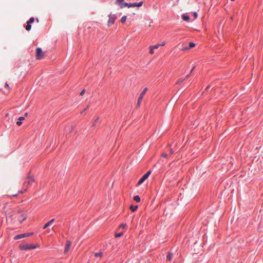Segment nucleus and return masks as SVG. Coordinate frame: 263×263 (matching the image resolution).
<instances>
[{
    "instance_id": "nucleus-1",
    "label": "nucleus",
    "mask_w": 263,
    "mask_h": 263,
    "mask_svg": "<svg viewBox=\"0 0 263 263\" xmlns=\"http://www.w3.org/2000/svg\"><path fill=\"white\" fill-rule=\"evenodd\" d=\"M38 246L35 245H23L21 243L19 245V248L22 251H27L28 250L35 249Z\"/></svg>"
},
{
    "instance_id": "nucleus-2",
    "label": "nucleus",
    "mask_w": 263,
    "mask_h": 263,
    "mask_svg": "<svg viewBox=\"0 0 263 263\" xmlns=\"http://www.w3.org/2000/svg\"><path fill=\"white\" fill-rule=\"evenodd\" d=\"M152 173V171L151 170L147 171L145 174H144L142 177L139 180L137 185H140L142 184L146 179L148 178L151 174Z\"/></svg>"
},
{
    "instance_id": "nucleus-3",
    "label": "nucleus",
    "mask_w": 263,
    "mask_h": 263,
    "mask_svg": "<svg viewBox=\"0 0 263 263\" xmlns=\"http://www.w3.org/2000/svg\"><path fill=\"white\" fill-rule=\"evenodd\" d=\"M33 234L34 233L33 232L20 234L15 235L14 237V239L17 240V239H22V238H23L25 237H29V236L33 235Z\"/></svg>"
},
{
    "instance_id": "nucleus-4",
    "label": "nucleus",
    "mask_w": 263,
    "mask_h": 263,
    "mask_svg": "<svg viewBox=\"0 0 263 263\" xmlns=\"http://www.w3.org/2000/svg\"><path fill=\"white\" fill-rule=\"evenodd\" d=\"M44 53L41 48L37 47L36 49V59L40 60L43 58Z\"/></svg>"
},
{
    "instance_id": "nucleus-5",
    "label": "nucleus",
    "mask_w": 263,
    "mask_h": 263,
    "mask_svg": "<svg viewBox=\"0 0 263 263\" xmlns=\"http://www.w3.org/2000/svg\"><path fill=\"white\" fill-rule=\"evenodd\" d=\"M143 3V2L142 1L139 3H126V4H125V7H127L128 8L134 7H140L142 5Z\"/></svg>"
},
{
    "instance_id": "nucleus-6",
    "label": "nucleus",
    "mask_w": 263,
    "mask_h": 263,
    "mask_svg": "<svg viewBox=\"0 0 263 263\" xmlns=\"http://www.w3.org/2000/svg\"><path fill=\"white\" fill-rule=\"evenodd\" d=\"M148 90V88L147 87H145L143 91L141 92L138 99V105H139L140 102L143 99L144 96L145 95V93L146 92L147 90Z\"/></svg>"
},
{
    "instance_id": "nucleus-7",
    "label": "nucleus",
    "mask_w": 263,
    "mask_h": 263,
    "mask_svg": "<svg viewBox=\"0 0 263 263\" xmlns=\"http://www.w3.org/2000/svg\"><path fill=\"white\" fill-rule=\"evenodd\" d=\"M116 18H117V17L115 15H114L112 16L111 14H110L109 15V19L108 21V26H109L111 25L112 24H113L114 23L115 21Z\"/></svg>"
},
{
    "instance_id": "nucleus-8",
    "label": "nucleus",
    "mask_w": 263,
    "mask_h": 263,
    "mask_svg": "<svg viewBox=\"0 0 263 263\" xmlns=\"http://www.w3.org/2000/svg\"><path fill=\"white\" fill-rule=\"evenodd\" d=\"M126 2H124V0H116V4L119 5L120 8H123L125 7V4Z\"/></svg>"
},
{
    "instance_id": "nucleus-9",
    "label": "nucleus",
    "mask_w": 263,
    "mask_h": 263,
    "mask_svg": "<svg viewBox=\"0 0 263 263\" xmlns=\"http://www.w3.org/2000/svg\"><path fill=\"white\" fill-rule=\"evenodd\" d=\"M71 242L70 240H67L66 242L64 253H66L68 251L70 246H71Z\"/></svg>"
},
{
    "instance_id": "nucleus-10",
    "label": "nucleus",
    "mask_w": 263,
    "mask_h": 263,
    "mask_svg": "<svg viewBox=\"0 0 263 263\" xmlns=\"http://www.w3.org/2000/svg\"><path fill=\"white\" fill-rule=\"evenodd\" d=\"M55 221V219L54 218H52L50 220H49V221H48L46 223H45L44 224V226H43V229H46V228H47L49 226H50L54 221Z\"/></svg>"
},
{
    "instance_id": "nucleus-11",
    "label": "nucleus",
    "mask_w": 263,
    "mask_h": 263,
    "mask_svg": "<svg viewBox=\"0 0 263 263\" xmlns=\"http://www.w3.org/2000/svg\"><path fill=\"white\" fill-rule=\"evenodd\" d=\"M164 46V41H163L161 42L160 44H157L154 46H151V47H152L153 49H157L159 46Z\"/></svg>"
},
{
    "instance_id": "nucleus-12",
    "label": "nucleus",
    "mask_w": 263,
    "mask_h": 263,
    "mask_svg": "<svg viewBox=\"0 0 263 263\" xmlns=\"http://www.w3.org/2000/svg\"><path fill=\"white\" fill-rule=\"evenodd\" d=\"M138 208V205H137L131 204L130 205V209L132 212L136 211L137 210Z\"/></svg>"
},
{
    "instance_id": "nucleus-13",
    "label": "nucleus",
    "mask_w": 263,
    "mask_h": 263,
    "mask_svg": "<svg viewBox=\"0 0 263 263\" xmlns=\"http://www.w3.org/2000/svg\"><path fill=\"white\" fill-rule=\"evenodd\" d=\"M133 199L137 202H139L141 201V198L139 195L134 196Z\"/></svg>"
},
{
    "instance_id": "nucleus-14",
    "label": "nucleus",
    "mask_w": 263,
    "mask_h": 263,
    "mask_svg": "<svg viewBox=\"0 0 263 263\" xmlns=\"http://www.w3.org/2000/svg\"><path fill=\"white\" fill-rule=\"evenodd\" d=\"M172 256H173V253H171V252H168V253L166 256L167 259L170 261L172 259Z\"/></svg>"
},
{
    "instance_id": "nucleus-15",
    "label": "nucleus",
    "mask_w": 263,
    "mask_h": 263,
    "mask_svg": "<svg viewBox=\"0 0 263 263\" xmlns=\"http://www.w3.org/2000/svg\"><path fill=\"white\" fill-rule=\"evenodd\" d=\"M126 18H127V16H126V15L123 16L120 20L121 23H124L126 22Z\"/></svg>"
},
{
    "instance_id": "nucleus-16",
    "label": "nucleus",
    "mask_w": 263,
    "mask_h": 263,
    "mask_svg": "<svg viewBox=\"0 0 263 263\" xmlns=\"http://www.w3.org/2000/svg\"><path fill=\"white\" fill-rule=\"evenodd\" d=\"M21 217H23V219L18 218V220L21 223H22L23 221H24L26 219V216L24 214L21 215Z\"/></svg>"
},
{
    "instance_id": "nucleus-17",
    "label": "nucleus",
    "mask_w": 263,
    "mask_h": 263,
    "mask_svg": "<svg viewBox=\"0 0 263 263\" xmlns=\"http://www.w3.org/2000/svg\"><path fill=\"white\" fill-rule=\"evenodd\" d=\"M182 19L185 21H188L190 19V17L188 15H184L183 14L182 15Z\"/></svg>"
},
{
    "instance_id": "nucleus-18",
    "label": "nucleus",
    "mask_w": 263,
    "mask_h": 263,
    "mask_svg": "<svg viewBox=\"0 0 263 263\" xmlns=\"http://www.w3.org/2000/svg\"><path fill=\"white\" fill-rule=\"evenodd\" d=\"M95 256L96 257H101L103 256V253L101 252H97L95 254Z\"/></svg>"
},
{
    "instance_id": "nucleus-19",
    "label": "nucleus",
    "mask_w": 263,
    "mask_h": 263,
    "mask_svg": "<svg viewBox=\"0 0 263 263\" xmlns=\"http://www.w3.org/2000/svg\"><path fill=\"white\" fill-rule=\"evenodd\" d=\"M34 181V179L32 177H30L28 181V183L29 184H31Z\"/></svg>"
},
{
    "instance_id": "nucleus-20",
    "label": "nucleus",
    "mask_w": 263,
    "mask_h": 263,
    "mask_svg": "<svg viewBox=\"0 0 263 263\" xmlns=\"http://www.w3.org/2000/svg\"><path fill=\"white\" fill-rule=\"evenodd\" d=\"M31 29V25L30 24L27 23V25L26 26V29L27 31H30Z\"/></svg>"
},
{
    "instance_id": "nucleus-21",
    "label": "nucleus",
    "mask_w": 263,
    "mask_h": 263,
    "mask_svg": "<svg viewBox=\"0 0 263 263\" xmlns=\"http://www.w3.org/2000/svg\"><path fill=\"white\" fill-rule=\"evenodd\" d=\"M34 21V18L33 17H31L29 18V20L27 22V23L31 24L33 23Z\"/></svg>"
},
{
    "instance_id": "nucleus-22",
    "label": "nucleus",
    "mask_w": 263,
    "mask_h": 263,
    "mask_svg": "<svg viewBox=\"0 0 263 263\" xmlns=\"http://www.w3.org/2000/svg\"><path fill=\"white\" fill-rule=\"evenodd\" d=\"M123 235V233L122 232H120V233H116L115 234V237L116 238H118V237H120L121 236H122Z\"/></svg>"
},
{
    "instance_id": "nucleus-23",
    "label": "nucleus",
    "mask_w": 263,
    "mask_h": 263,
    "mask_svg": "<svg viewBox=\"0 0 263 263\" xmlns=\"http://www.w3.org/2000/svg\"><path fill=\"white\" fill-rule=\"evenodd\" d=\"M98 121H99V118H97V119H96L94 120V121H93V122L92 123V126H95L96 125V124L98 123Z\"/></svg>"
},
{
    "instance_id": "nucleus-24",
    "label": "nucleus",
    "mask_w": 263,
    "mask_h": 263,
    "mask_svg": "<svg viewBox=\"0 0 263 263\" xmlns=\"http://www.w3.org/2000/svg\"><path fill=\"white\" fill-rule=\"evenodd\" d=\"M149 52L151 53V54H153L154 53V49H153L152 47H151V46L149 47Z\"/></svg>"
},
{
    "instance_id": "nucleus-25",
    "label": "nucleus",
    "mask_w": 263,
    "mask_h": 263,
    "mask_svg": "<svg viewBox=\"0 0 263 263\" xmlns=\"http://www.w3.org/2000/svg\"><path fill=\"white\" fill-rule=\"evenodd\" d=\"M195 46V44L193 42H190L189 44V48H191L194 47Z\"/></svg>"
},
{
    "instance_id": "nucleus-26",
    "label": "nucleus",
    "mask_w": 263,
    "mask_h": 263,
    "mask_svg": "<svg viewBox=\"0 0 263 263\" xmlns=\"http://www.w3.org/2000/svg\"><path fill=\"white\" fill-rule=\"evenodd\" d=\"M22 124V121H20L18 120V121L16 122V124L18 125V126H20Z\"/></svg>"
},
{
    "instance_id": "nucleus-27",
    "label": "nucleus",
    "mask_w": 263,
    "mask_h": 263,
    "mask_svg": "<svg viewBox=\"0 0 263 263\" xmlns=\"http://www.w3.org/2000/svg\"><path fill=\"white\" fill-rule=\"evenodd\" d=\"M18 120L22 121L23 120H25V117L21 116L18 118Z\"/></svg>"
},
{
    "instance_id": "nucleus-28",
    "label": "nucleus",
    "mask_w": 263,
    "mask_h": 263,
    "mask_svg": "<svg viewBox=\"0 0 263 263\" xmlns=\"http://www.w3.org/2000/svg\"><path fill=\"white\" fill-rule=\"evenodd\" d=\"M85 92V89H83L80 93V95L81 96H83Z\"/></svg>"
},
{
    "instance_id": "nucleus-29",
    "label": "nucleus",
    "mask_w": 263,
    "mask_h": 263,
    "mask_svg": "<svg viewBox=\"0 0 263 263\" xmlns=\"http://www.w3.org/2000/svg\"><path fill=\"white\" fill-rule=\"evenodd\" d=\"M193 15H194L195 18H196L197 17V12H194Z\"/></svg>"
},
{
    "instance_id": "nucleus-30",
    "label": "nucleus",
    "mask_w": 263,
    "mask_h": 263,
    "mask_svg": "<svg viewBox=\"0 0 263 263\" xmlns=\"http://www.w3.org/2000/svg\"><path fill=\"white\" fill-rule=\"evenodd\" d=\"M190 49V48H189V47H183V48L182 49V50L183 51H184V50H188V49Z\"/></svg>"
},
{
    "instance_id": "nucleus-31",
    "label": "nucleus",
    "mask_w": 263,
    "mask_h": 263,
    "mask_svg": "<svg viewBox=\"0 0 263 263\" xmlns=\"http://www.w3.org/2000/svg\"><path fill=\"white\" fill-rule=\"evenodd\" d=\"M184 79H180V80H178V83H182V82L184 81Z\"/></svg>"
},
{
    "instance_id": "nucleus-32",
    "label": "nucleus",
    "mask_w": 263,
    "mask_h": 263,
    "mask_svg": "<svg viewBox=\"0 0 263 263\" xmlns=\"http://www.w3.org/2000/svg\"><path fill=\"white\" fill-rule=\"evenodd\" d=\"M125 226H126V224H124V223H122V224H121L120 225V227H121V228H124V227H125Z\"/></svg>"
},
{
    "instance_id": "nucleus-33",
    "label": "nucleus",
    "mask_w": 263,
    "mask_h": 263,
    "mask_svg": "<svg viewBox=\"0 0 263 263\" xmlns=\"http://www.w3.org/2000/svg\"><path fill=\"white\" fill-rule=\"evenodd\" d=\"M6 88H9L8 84L6 83L5 85Z\"/></svg>"
},
{
    "instance_id": "nucleus-34",
    "label": "nucleus",
    "mask_w": 263,
    "mask_h": 263,
    "mask_svg": "<svg viewBox=\"0 0 263 263\" xmlns=\"http://www.w3.org/2000/svg\"><path fill=\"white\" fill-rule=\"evenodd\" d=\"M161 157H163V158H164V153H162L161 154Z\"/></svg>"
},
{
    "instance_id": "nucleus-35",
    "label": "nucleus",
    "mask_w": 263,
    "mask_h": 263,
    "mask_svg": "<svg viewBox=\"0 0 263 263\" xmlns=\"http://www.w3.org/2000/svg\"><path fill=\"white\" fill-rule=\"evenodd\" d=\"M194 68H195V67H193V68L192 69V70L191 71V72H192L193 71Z\"/></svg>"
},
{
    "instance_id": "nucleus-36",
    "label": "nucleus",
    "mask_w": 263,
    "mask_h": 263,
    "mask_svg": "<svg viewBox=\"0 0 263 263\" xmlns=\"http://www.w3.org/2000/svg\"><path fill=\"white\" fill-rule=\"evenodd\" d=\"M28 116V113H27V112H26V113L25 114V116H26H26Z\"/></svg>"
},
{
    "instance_id": "nucleus-37",
    "label": "nucleus",
    "mask_w": 263,
    "mask_h": 263,
    "mask_svg": "<svg viewBox=\"0 0 263 263\" xmlns=\"http://www.w3.org/2000/svg\"><path fill=\"white\" fill-rule=\"evenodd\" d=\"M189 76H190V74L187 75V76H186V78H189Z\"/></svg>"
},
{
    "instance_id": "nucleus-38",
    "label": "nucleus",
    "mask_w": 263,
    "mask_h": 263,
    "mask_svg": "<svg viewBox=\"0 0 263 263\" xmlns=\"http://www.w3.org/2000/svg\"><path fill=\"white\" fill-rule=\"evenodd\" d=\"M209 88V86H208L206 88V89H208Z\"/></svg>"
},
{
    "instance_id": "nucleus-39",
    "label": "nucleus",
    "mask_w": 263,
    "mask_h": 263,
    "mask_svg": "<svg viewBox=\"0 0 263 263\" xmlns=\"http://www.w3.org/2000/svg\"><path fill=\"white\" fill-rule=\"evenodd\" d=\"M232 1H234V0H231Z\"/></svg>"
}]
</instances>
